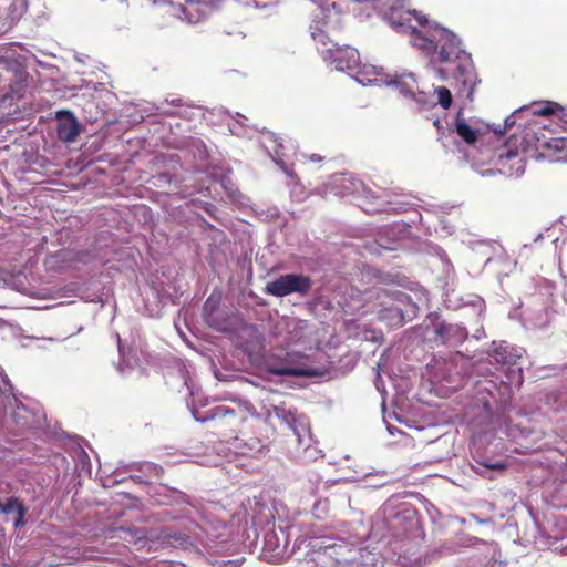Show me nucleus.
<instances>
[{
  "label": "nucleus",
  "mask_w": 567,
  "mask_h": 567,
  "mask_svg": "<svg viewBox=\"0 0 567 567\" xmlns=\"http://www.w3.org/2000/svg\"><path fill=\"white\" fill-rule=\"evenodd\" d=\"M81 131L76 117L69 111L58 113L56 134L63 142H73Z\"/></svg>",
  "instance_id": "7"
},
{
  "label": "nucleus",
  "mask_w": 567,
  "mask_h": 567,
  "mask_svg": "<svg viewBox=\"0 0 567 567\" xmlns=\"http://www.w3.org/2000/svg\"><path fill=\"white\" fill-rule=\"evenodd\" d=\"M312 38L324 49V60L334 65L336 70L359 74L361 69L360 54L350 45L340 44V35L344 30L342 14L336 10H327L312 28Z\"/></svg>",
  "instance_id": "2"
},
{
  "label": "nucleus",
  "mask_w": 567,
  "mask_h": 567,
  "mask_svg": "<svg viewBox=\"0 0 567 567\" xmlns=\"http://www.w3.org/2000/svg\"><path fill=\"white\" fill-rule=\"evenodd\" d=\"M435 93L437 95V102L444 109L447 110L451 107L453 99L451 91L445 86H439L435 89Z\"/></svg>",
  "instance_id": "15"
},
{
  "label": "nucleus",
  "mask_w": 567,
  "mask_h": 567,
  "mask_svg": "<svg viewBox=\"0 0 567 567\" xmlns=\"http://www.w3.org/2000/svg\"><path fill=\"white\" fill-rule=\"evenodd\" d=\"M28 513V508L25 506L19 507V511L16 512V519L13 522V527L16 529L22 528L25 525V515Z\"/></svg>",
  "instance_id": "18"
},
{
  "label": "nucleus",
  "mask_w": 567,
  "mask_h": 567,
  "mask_svg": "<svg viewBox=\"0 0 567 567\" xmlns=\"http://www.w3.org/2000/svg\"><path fill=\"white\" fill-rule=\"evenodd\" d=\"M384 18L393 28L408 27L411 29V34L414 37V44L420 42V38L423 37V32L419 31L416 27L411 24L412 18H414L420 25H425L427 19L425 16H420L415 11L404 10L403 8L390 7L384 12Z\"/></svg>",
  "instance_id": "6"
},
{
  "label": "nucleus",
  "mask_w": 567,
  "mask_h": 567,
  "mask_svg": "<svg viewBox=\"0 0 567 567\" xmlns=\"http://www.w3.org/2000/svg\"><path fill=\"white\" fill-rule=\"evenodd\" d=\"M482 465L489 470L504 471L506 468L505 462H495V463H482Z\"/></svg>",
  "instance_id": "20"
},
{
  "label": "nucleus",
  "mask_w": 567,
  "mask_h": 567,
  "mask_svg": "<svg viewBox=\"0 0 567 567\" xmlns=\"http://www.w3.org/2000/svg\"><path fill=\"white\" fill-rule=\"evenodd\" d=\"M549 150L558 162H567V137L553 138L547 143Z\"/></svg>",
  "instance_id": "11"
},
{
  "label": "nucleus",
  "mask_w": 567,
  "mask_h": 567,
  "mask_svg": "<svg viewBox=\"0 0 567 567\" xmlns=\"http://www.w3.org/2000/svg\"><path fill=\"white\" fill-rule=\"evenodd\" d=\"M426 54H435L432 61L440 64H455L453 75L462 85V92L468 100L473 99L477 84L471 54L461 47V40L450 30L441 27L431 28L416 43Z\"/></svg>",
  "instance_id": "1"
},
{
  "label": "nucleus",
  "mask_w": 567,
  "mask_h": 567,
  "mask_svg": "<svg viewBox=\"0 0 567 567\" xmlns=\"http://www.w3.org/2000/svg\"><path fill=\"white\" fill-rule=\"evenodd\" d=\"M454 328L451 324L439 323L435 327V340H440L442 343H447Z\"/></svg>",
  "instance_id": "17"
},
{
  "label": "nucleus",
  "mask_w": 567,
  "mask_h": 567,
  "mask_svg": "<svg viewBox=\"0 0 567 567\" xmlns=\"http://www.w3.org/2000/svg\"><path fill=\"white\" fill-rule=\"evenodd\" d=\"M235 447L243 455L254 456L264 449L262 441L256 436H249L241 430L234 439Z\"/></svg>",
  "instance_id": "8"
},
{
  "label": "nucleus",
  "mask_w": 567,
  "mask_h": 567,
  "mask_svg": "<svg viewBox=\"0 0 567 567\" xmlns=\"http://www.w3.org/2000/svg\"><path fill=\"white\" fill-rule=\"evenodd\" d=\"M557 107H558L557 104L548 103L546 106L536 110L535 114H538V115H542V116L551 115V114H554L556 112Z\"/></svg>",
  "instance_id": "19"
},
{
  "label": "nucleus",
  "mask_w": 567,
  "mask_h": 567,
  "mask_svg": "<svg viewBox=\"0 0 567 567\" xmlns=\"http://www.w3.org/2000/svg\"><path fill=\"white\" fill-rule=\"evenodd\" d=\"M23 506V502L16 496L9 497L6 503L0 502V511L3 514L16 513L19 511V507Z\"/></svg>",
  "instance_id": "16"
},
{
  "label": "nucleus",
  "mask_w": 567,
  "mask_h": 567,
  "mask_svg": "<svg viewBox=\"0 0 567 567\" xmlns=\"http://www.w3.org/2000/svg\"><path fill=\"white\" fill-rule=\"evenodd\" d=\"M141 470L144 473L145 478L148 480V483H151L152 478H159L164 473L162 466L153 463H144L141 466Z\"/></svg>",
  "instance_id": "14"
},
{
  "label": "nucleus",
  "mask_w": 567,
  "mask_h": 567,
  "mask_svg": "<svg viewBox=\"0 0 567 567\" xmlns=\"http://www.w3.org/2000/svg\"><path fill=\"white\" fill-rule=\"evenodd\" d=\"M274 412L278 419H280L289 429H295L296 417L295 413L290 410H286L284 405L276 406Z\"/></svg>",
  "instance_id": "13"
},
{
  "label": "nucleus",
  "mask_w": 567,
  "mask_h": 567,
  "mask_svg": "<svg viewBox=\"0 0 567 567\" xmlns=\"http://www.w3.org/2000/svg\"><path fill=\"white\" fill-rule=\"evenodd\" d=\"M312 287L311 279L301 274L281 275L277 279L267 282L265 292L275 297H285L290 293L307 296Z\"/></svg>",
  "instance_id": "4"
},
{
  "label": "nucleus",
  "mask_w": 567,
  "mask_h": 567,
  "mask_svg": "<svg viewBox=\"0 0 567 567\" xmlns=\"http://www.w3.org/2000/svg\"><path fill=\"white\" fill-rule=\"evenodd\" d=\"M513 156L512 152L507 153V157L511 158Z\"/></svg>",
  "instance_id": "23"
},
{
  "label": "nucleus",
  "mask_w": 567,
  "mask_h": 567,
  "mask_svg": "<svg viewBox=\"0 0 567 567\" xmlns=\"http://www.w3.org/2000/svg\"><path fill=\"white\" fill-rule=\"evenodd\" d=\"M16 80L10 84V90L13 94L21 96L24 89L27 87V82L29 74L24 68L18 65L14 71Z\"/></svg>",
  "instance_id": "10"
},
{
  "label": "nucleus",
  "mask_w": 567,
  "mask_h": 567,
  "mask_svg": "<svg viewBox=\"0 0 567 567\" xmlns=\"http://www.w3.org/2000/svg\"><path fill=\"white\" fill-rule=\"evenodd\" d=\"M399 317H402V310L399 308L393 309Z\"/></svg>",
  "instance_id": "22"
},
{
  "label": "nucleus",
  "mask_w": 567,
  "mask_h": 567,
  "mask_svg": "<svg viewBox=\"0 0 567 567\" xmlns=\"http://www.w3.org/2000/svg\"><path fill=\"white\" fill-rule=\"evenodd\" d=\"M131 478L138 483H148V480L145 478L144 473L142 475H137V474L132 475Z\"/></svg>",
  "instance_id": "21"
},
{
  "label": "nucleus",
  "mask_w": 567,
  "mask_h": 567,
  "mask_svg": "<svg viewBox=\"0 0 567 567\" xmlns=\"http://www.w3.org/2000/svg\"><path fill=\"white\" fill-rule=\"evenodd\" d=\"M516 357L517 355L513 353L512 349L507 344H499L494 349L493 353L495 361L504 365L514 364Z\"/></svg>",
  "instance_id": "12"
},
{
  "label": "nucleus",
  "mask_w": 567,
  "mask_h": 567,
  "mask_svg": "<svg viewBox=\"0 0 567 567\" xmlns=\"http://www.w3.org/2000/svg\"><path fill=\"white\" fill-rule=\"evenodd\" d=\"M196 420L202 423H208L209 430L221 440L229 441L241 432L240 426L246 417L241 410L217 405L206 411L203 415L196 416Z\"/></svg>",
  "instance_id": "3"
},
{
  "label": "nucleus",
  "mask_w": 567,
  "mask_h": 567,
  "mask_svg": "<svg viewBox=\"0 0 567 567\" xmlns=\"http://www.w3.org/2000/svg\"><path fill=\"white\" fill-rule=\"evenodd\" d=\"M455 132L468 145H473L478 138L477 132L466 123L461 112L455 118Z\"/></svg>",
  "instance_id": "9"
},
{
  "label": "nucleus",
  "mask_w": 567,
  "mask_h": 567,
  "mask_svg": "<svg viewBox=\"0 0 567 567\" xmlns=\"http://www.w3.org/2000/svg\"><path fill=\"white\" fill-rule=\"evenodd\" d=\"M293 353H285L284 357L271 354L265 359L264 369L266 372L274 375L287 377H310L313 373L306 368L296 367Z\"/></svg>",
  "instance_id": "5"
}]
</instances>
